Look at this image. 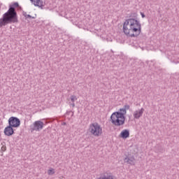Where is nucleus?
<instances>
[{
	"label": "nucleus",
	"instance_id": "nucleus-9",
	"mask_svg": "<svg viewBox=\"0 0 179 179\" xmlns=\"http://www.w3.org/2000/svg\"><path fill=\"white\" fill-rule=\"evenodd\" d=\"M143 111H145V109L142 108L141 110H136L134 113V117L136 118V120H139L141 117L143 115Z\"/></svg>",
	"mask_w": 179,
	"mask_h": 179
},
{
	"label": "nucleus",
	"instance_id": "nucleus-1",
	"mask_svg": "<svg viewBox=\"0 0 179 179\" xmlns=\"http://www.w3.org/2000/svg\"><path fill=\"white\" fill-rule=\"evenodd\" d=\"M123 24V33L128 37H138L142 31V25L138 21V13H131Z\"/></svg>",
	"mask_w": 179,
	"mask_h": 179
},
{
	"label": "nucleus",
	"instance_id": "nucleus-12",
	"mask_svg": "<svg viewBox=\"0 0 179 179\" xmlns=\"http://www.w3.org/2000/svg\"><path fill=\"white\" fill-rule=\"evenodd\" d=\"M23 16L26 17V19H36V17H31L30 15H27V13L23 12Z\"/></svg>",
	"mask_w": 179,
	"mask_h": 179
},
{
	"label": "nucleus",
	"instance_id": "nucleus-10",
	"mask_svg": "<svg viewBox=\"0 0 179 179\" xmlns=\"http://www.w3.org/2000/svg\"><path fill=\"white\" fill-rule=\"evenodd\" d=\"M120 138L122 139H127V138H129V130L124 129L120 133Z\"/></svg>",
	"mask_w": 179,
	"mask_h": 179
},
{
	"label": "nucleus",
	"instance_id": "nucleus-13",
	"mask_svg": "<svg viewBox=\"0 0 179 179\" xmlns=\"http://www.w3.org/2000/svg\"><path fill=\"white\" fill-rule=\"evenodd\" d=\"M70 99H71V101H72V103H75V101H76V100H78V98L75 95H71Z\"/></svg>",
	"mask_w": 179,
	"mask_h": 179
},
{
	"label": "nucleus",
	"instance_id": "nucleus-5",
	"mask_svg": "<svg viewBox=\"0 0 179 179\" xmlns=\"http://www.w3.org/2000/svg\"><path fill=\"white\" fill-rule=\"evenodd\" d=\"M43 128H44V122L41 120H38L34 122L33 125L30 126V131L31 132H34V131L40 132Z\"/></svg>",
	"mask_w": 179,
	"mask_h": 179
},
{
	"label": "nucleus",
	"instance_id": "nucleus-15",
	"mask_svg": "<svg viewBox=\"0 0 179 179\" xmlns=\"http://www.w3.org/2000/svg\"><path fill=\"white\" fill-rule=\"evenodd\" d=\"M6 150V146H2L1 147V151L5 152Z\"/></svg>",
	"mask_w": 179,
	"mask_h": 179
},
{
	"label": "nucleus",
	"instance_id": "nucleus-3",
	"mask_svg": "<svg viewBox=\"0 0 179 179\" xmlns=\"http://www.w3.org/2000/svg\"><path fill=\"white\" fill-rule=\"evenodd\" d=\"M131 106L129 105H124L119 111L114 112L110 116V121L115 127H121L125 124V115H127V110H129Z\"/></svg>",
	"mask_w": 179,
	"mask_h": 179
},
{
	"label": "nucleus",
	"instance_id": "nucleus-2",
	"mask_svg": "<svg viewBox=\"0 0 179 179\" xmlns=\"http://www.w3.org/2000/svg\"><path fill=\"white\" fill-rule=\"evenodd\" d=\"M16 8H19V3L15 2L9 6V9L6 13L3 15V17L0 19V28L6 26L10 23H17V13L16 12Z\"/></svg>",
	"mask_w": 179,
	"mask_h": 179
},
{
	"label": "nucleus",
	"instance_id": "nucleus-16",
	"mask_svg": "<svg viewBox=\"0 0 179 179\" xmlns=\"http://www.w3.org/2000/svg\"><path fill=\"white\" fill-rule=\"evenodd\" d=\"M73 108L75 107V102H73L72 103L70 104Z\"/></svg>",
	"mask_w": 179,
	"mask_h": 179
},
{
	"label": "nucleus",
	"instance_id": "nucleus-8",
	"mask_svg": "<svg viewBox=\"0 0 179 179\" xmlns=\"http://www.w3.org/2000/svg\"><path fill=\"white\" fill-rule=\"evenodd\" d=\"M124 163H127V164H131V166H135V157H126L124 159Z\"/></svg>",
	"mask_w": 179,
	"mask_h": 179
},
{
	"label": "nucleus",
	"instance_id": "nucleus-14",
	"mask_svg": "<svg viewBox=\"0 0 179 179\" xmlns=\"http://www.w3.org/2000/svg\"><path fill=\"white\" fill-rule=\"evenodd\" d=\"M48 174L49 176H52V174H55V171H54V169H49L48 171Z\"/></svg>",
	"mask_w": 179,
	"mask_h": 179
},
{
	"label": "nucleus",
	"instance_id": "nucleus-17",
	"mask_svg": "<svg viewBox=\"0 0 179 179\" xmlns=\"http://www.w3.org/2000/svg\"><path fill=\"white\" fill-rule=\"evenodd\" d=\"M141 15L142 17H145V14L143 13H141Z\"/></svg>",
	"mask_w": 179,
	"mask_h": 179
},
{
	"label": "nucleus",
	"instance_id": "nucleus-6",
	"mask_svg": "<svg viewBox=\"0 0 179 179\" xmlns=\"http://www.w3.org/2000/svg\"><path fill=\"white\" fill-rule=\"evenodd\" d=\"M8 126L12 128H19L20 127V120L16 117H11L8 120Z\"/></svg>",
	"mask_w": 179,
	"mask_h": 179
},
{
	"label": "nucleus",
	"instance_id": "nucleus-7",
	"mask_svg": "<svg viewBox=\"0 0 179 179\" xmlns=\"http://www.w3.org/2000/svg\"><path fill=\"white\" fill-rule=\"evenodd\" d=\"M13 134H15V130L11 126L8 125L4 129V135H6V136H12Z\"/></svg>",
	"mask_w": 179,
	"mask_h": 179
},
{
	"label": "nucleus",
	"instance_id": "nucleus-18",
	"mask_svg": "<svg viewBox=\"0 0 179 179\" xmlns=\"http://www.w3.org/2000/svg\"><path fill=\"white\" fill-rule=\"evenodd\" d=\"M32 3H34V0H30Z\"/></svg>",
	"mask_w": 179,
	"mask_h": 179
},
{
	"label": "nucleus",
	"instance_id": "nucleus-11",
	"mask_svg": "<svg viewBox=\"0 0 179 179\" xmlns=\"http://www.w3.org/2000/svg\"><path fill=\"white\" fill-rule=\"evenodd\" d=\"M34 6H38V8H43L44 6L43 0H34Z\"/></svg>",
	"mask_w": 179,
	"mask_h": 179
},
{
	"label": "nucleus",
	"instance_id": "nucleus-4",
	"mask_svg": "<svg viewBox=\"0 0 179 179\" xmlns=\"http://www.w3.org/2000/svg\"><path fill=\"white\" fill-rule=\"evenodd\" d=\"M90 132L94 135V136H100V135L103 134V129L99 123L94 122L90 124Z\"/></svg>",
	"mask_w": 179,
	"mask_h": 179
}]
</instances>
